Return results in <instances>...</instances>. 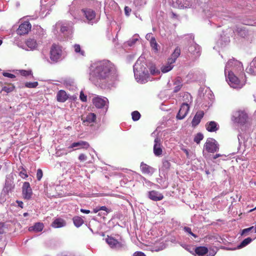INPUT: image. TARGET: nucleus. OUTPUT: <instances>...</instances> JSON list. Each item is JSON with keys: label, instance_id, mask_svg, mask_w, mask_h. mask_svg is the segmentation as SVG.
<instances>
[{"label": "nucleus", "instance_id": "22", "mask_svg": "<svg viewBox=\"0 0 256 256\" xmlns=\"http://www.w3.org/2000/svg\"><path fill=\"white\" fill-rule=\"evenodd\" d=\"M65 221L60 218H56L52 223V226L54 228H60L65 226Z\"/></svg>", "mask_w": 256, "mask_h": 256}, {"label": "nucleus", "instance_id": "12", "mask_svg": "<svg viewBox=\"0 0 256 256\" xmlns=\"http://www.w3.org/2000/svg\"><path fill=\"white\" fill-rule=\"evenodd\" d=\"M82 12L84 14L86 18L90 22L94 20L96 16V14L94 10L90 8H85L82 10Z\"/></svg>", "mask_w": 256, "mask_h": 256}, {"label": "nucleus", "instance_id": "16", "mask_svg": "<svg viewBox=\"0 0 256 256\" xmlns=\"http://www.w3.org/2000/svg\"><path fill=\"white\" fill-rule=\"evenodd\" d=\"M154 152L156 156H160L162 152L160 140L158 138H156L154 140Z\"/></svg>", "mask_w": 256, "mask_h": 256}, {"label": "nucleus", "instance_id": "4", "mask_svg": "<svg viewBox=\"0 0 256 256\" xmlns=\"http://www.w3.org/2000/svg\"><path fill=\"white\" fill-rule=\"evenodd\" d=\"M90 146L89 143L86 141L80 140L72 143L68 148H73L72 150H76L80 149L88 150Z\"/></svg>", "mask_w": 256, "mask_h": 256}, {"label": "nucleus", "instance_id": "37", "mask_svg": "<svg viewBox=\"0 0 256 256\" xmlns=\"http://www.w3.org/2000/svg\"><path fill=\"white\" fill-rule=\"evenodd\" d=\"M184 229L185 232H188L189 234H190L191 236H194V238H197V236L196 234H194L192 232L191 228H190L185 226Z\"/></svg>", "mask_w": 256, "mask_h": 256}, {"label": "nucleus", "instance_id": "54", "mask_svg": "<svg viewBox=\"0 0 256 256\" xmlns=\"http://www.w3.org/2000/svg\"><path fill=\"white\" fill-rule=\"evenodd\" d=\"M4 232L3 226L0 224V234H2Z\"/></svg>", "mask_w": 256, "mask_h": 256}, {"label": "nucleus", "instance_id": "39", "mask_svg": "<svg viewBox=\"0 0 256 256\" xmlns=\"http://www.w3.org/2000/svg\"><path fill=\"white\" fill-rule=\"evenodd\" d=\"M42 176H43V172H42V170L39 168L37 170V172H36V178L38 180H40L42 177Z\"/></svg>", "mask_w": 256, "mask_h": 256}, {"label": "nucleus", "instance_id": "30", "mask_svg": "<svg viewBox=\"0 0 256 256\" xmlns=\"http://www.w3.org/2000/svg\"><path fill=\"white\" fill-rule=\"evenodd\" d=\"M150 44L151 47L154 49L156 51H158V44L156 42V38L154 37H152L150 40Z\"/></svg>", "mask_w": 256, "mask_h": 256}, {"label": "nucleus", "instance_id": "45", "mask_svg": "<svg viewBox=\"0 0 256 256\" xmlns=\"http://www.w3.org/2000/svg\"><path fill=\"white\" fill-rule=\"evenodd\" d=\"M3 76H6V77H8V78H16L15 75H14L13 74H10V73H8V72H4L3 73Z\"/></svg>", "mask_w": 256, "mask_h": 256}, {"label": "nucleus", "instance_id": "46", "mask_svg": "<svg viewBox=\"0 0 256 256\" xmlns=\"http://www.w3.org/2000/svg\"><path fill=\"white\" fill-rule=\"evenodd\" d=\"M131 8H130L128 6H125L124 8V12H125V14L126 15V16H129L130 15V12H131Z\"/></svg>", "mask_w": 256, "mask_h": 256}, {"label": "nucleus", "instance_id": "2", "mask_svg": "<svg viewBox=\"0 0 256 256\" xmlns=\"http://www.w3.org/2000/svg\"><path fill=\"white\" fill-rule=\"evenodd\" d=\"M50 59L54 62H58L62 59V47L59 44H53L50 48Z\"/></svg>", "mask_w": 256, "mask_h": 256}, {"label": "nucleus", "instance_id": "11", "mask_svg": "<svg viewBox=\"0 0 256 256\" xmlns=\"http://www.w3.org/2000/svg\"><path fill=\"white\" fill-rule=\"evenodd\" d=\"M22 196L24 198L29 200L32 195V190L28 182H24L22 186Z\"/></svg>", "mask_w": 256, "mask_h": 256}, {"label": "nucleus", "instance_id": "53", "mask_svg": "<svg viewBox=\"0 0 256 256\" xmlns=\"http://www.w3.org/2000/svg\"><path fill=\"white\" fill-rule=\"evenodd\" d=\"M56 154L58 156H62L63 154L60 153L59 151H57L56 152ZM64 154H66V155L67 154V152L65 153Z\"/></svg>", "mask_w": 256, "mask_h": 256}, {"label": "nucleus", "instance_id": "38", "mask_svg": "<svg viewBox=\"0 0 256 256\" xmlns=\"http://www.w3.org/2000/svg\"><path fill=\"white\" fill-rule=\"evenodd\" d=\"M162 166L166 170H168L170 167V163L168 160H164L162 162Z\"/></svg>", "mask_w": 256, "mask_h": 256}, {"label": "nucleus", "instance_id": "44", "mask_svg": "<svg viewBox=\"0 0 256 256\" xmlns=\"http://www.w3.org/2000/svg\"><path fill=\"white\" fill-rule=\"evenodd\" d=\"M253 228H254V226H251L250 228H245V229L242 230L241 234L242 235H244V234H247L248 232H250Z\"/></svg>", "mask_w": 256, "mask_h": 256}, {"label": "nucleus", "instance_id": "43", "mask_svg": "<svg viewBox=\"0 0 256 256\" xmlns=\"http://www.w3.org/2000/svg\"><path fill=\"white\" fill-rule=\"evenodd\" d=\"M20 176L23 178H25L28 176V175L26 174V170L24 168H23L22 170L20 172Z\"/></svg>", "mask_w": 256, "mask_h": 256}, {"label": "nucleus", "instance_id": "61", "mask_svg": "<svg viewBox=\"0 0 256 256\" xmlns=\"http://www.w3.org/2000/svg\"><path fill=\"white\" fill-rule=\"evenodd\" d=\"M2 40H0V46L2 44Z\"/></svg>", "mask_w": 256, "mask_h": 256}, {"label": "nucleus", "instance_id": "20", "mask_svg": "<svg viewBox=\"0 0 256 256\" xmlns=\"http://www.w3.org/2000/svg\"><path fill=\"white\" fill-rule=\"evenodd\" d=\"M68 98L66 92L64 90H59L56 94L57 100L59 102H64Z\"/></svg>", "mask_w": 256, "mask_h": 256}, {"label": "nucleus", "instance_id": "25", "mask_svg": "<svg viewBox=\"0 0 256 256\" xmlns=\"http://www.w3.org/2000/svg\"><path fill=\"white\" fill-rule=\"evenodd\" d=\"M44 226L42 222H36L33 226L29 228V230L31 231L33 230L36 232H40L42 230Z\"/></svg>", "mask_w": 256, "mask_h": 256}, {"label": "nucleus", "instance_id": "35", "mask_svg": "<svg viewBox=\"0 0 256 256\" xmlns=\"http://www.w3.org/2000/svg\"><path fill=\"white\" fill-rule=\"evenodd\" d=\"M204 138V136L201 133H198L197 134L194 138V142H196V144H198L200 140H202Z\"/></svg>", "mask_w": 256, "mask_h": 256}, {"label": "nucleus", "instance_id": "48", "mask_svg": "<svg viewBox=\"0 0 256 256\" xmlns=\"http://www.w3.org/2000/svg\"><path fill=\"white\" fill-rule=\"evenodd\" d=\"M134 256H146L145 254L141 252H136L134 254Z\"/></svg>", "mask_w": 256, "mask_h": 256}, {"label": "nucleus", "instance_id": "32", "mask_svg": "<svg viewBox=\"0 0 256 256\" xmlns=\"http://www.w3.org/2000/svg\"><path fill=\"white\" fill-rule=\"evenodd\" d=\"M193 0H183L184 4L180 6V7L183 8H189L192 5Z\"/></svg>", "mask_w": 256, "mask_h": 256}, {"label": "nucleus", "instance_id": "33", "mask_svg": "<svg viewBox=\"0 0 256 256\" xmlns=\"http://www.w3.org/2000/svg\"><path fill=\"white\" fill-rule=\"evenodd\" d=\"M38 84L37 82H26L25 83V86L28 88H35L38 86Z\"/></svg>", "mask_w": 256, "mask_h": 256}, {"label": "nucleus", "instance_id": "6", "mask_svg": "<svg viewBox=\"0 0 256 256\" xmlns=\"http://www.w3.org/2000/svg\"><path fill=\"white\" fill-rule=\"evenodd\" d=\"M32 25L29 22H24L21 24L16 32L17 34L20 36L28 34L31 30Z\"/></svg>", "mask_w": 256, "mask_h": 256}, {"label": "nucleus", "instance_id": "34", "mask_svg": "<svg viewBox=\"0 0 256 256\" xmlns=\"http://www.w3.org/2000/svg\"><path fill=\"white\" fill-rule=\"evenodd\" d=\"M132 119L134 121L138 120L140 117V114L138 111H134L132 113Z\"/></svg>", "mask_w": 256, "mask_h": 256}, {"label": "nucleus", "instance_id": "15", "mask_svg": "<svg viewBox=\"0 0 256 256\" xmlns=\"http://www.w3.org/2000/svg\"><path fill=\"white\" fill-rule=\"evenodd\" d=\"M106 242L112 248H120L123 246L120 242L112 236H108L106 239Z\"/></svg>", "mask_w": 256, "mask_h": 256}, {"label": "nucleus", "instance_id": "55", "mask_svg": "<svg viewBox=\"0 0 256 256\" xmlns=\"http://www.w3.org/2000/svg\"><path fill=\"white\" fill-rule=\"evenodd\" d=\"M171 13H172V18H177L178 16L175 13H174L173 12H172Z\"/></svg>", "mask_w": 256, "mask_h": 256}, {"label": "nucleus", "instance_id": "5", "mask_svg": "<svg viewBox=\"0 0 256 256\" xmlns=\"http://www.w3.org/2000/svg\"><path fill=\"white\" fill-rule=\"evenodd\" d=\"M227 80L228 81V84L231 87L234 88L240 87V80L232 72H228Z\"/></svg>", "mask_w": 256, "mask_h": 256}, {"label": "nucleus", "instance_id": "23", "mask_svg": "<svg viewBox=\"0 0 256 256\" xmlns=\"http://www.w3.org/2000/svg\"><path fill=\"white\" fill-rule=\"evenodd\" d=\"M26 44L30 50H34L38 46L36 40L33 38H28L26 41Z\"/></svg>", "mask_w": 256, "mask_h": 256}, {"label": "nucleus", "instance_id": "17", "mask_svg": "<svg viewBox=\"0 0 256 256\" xmlns=\"http://www.w3.org/2000/svg\"><path fill=\"white\" fill-rule=\"evenodd\" d=\"M204 114V113L203 110H200L196 112L192 122V124L193 127L196 126L200 124Z\"/></svg>", "mask_w": 256, "mask_h": 256}, {"label": "nucleus", "instance_id": "59", "mask_svg": "<svg viewBox=\"0 0 256 256\" xmlns=\"http://www.w3.org/2000/svg\"><path fill=\"white\" fill-rule=\"evenodd\" d=\"M150 34H146V38L147 39H148V38H150Z\"/></svg>", "mask_w": 256, "mask_h": 256}, {"label": "nucleus", "instance_id": "51", "mask_svg": "<svg viewBox=\"0 0 256 256\" xmlns=\"http://www.w3.org/2000/svg\"><path fill=\"white\" fill-rule=\"evenodd\" d=\"M5 244H0V252H2L4 248Z\"/></svg>", "mask_w": 256, "mask_h": 256}, {"label": "nucleus", "instance_id": "7", "mask_svg": "<svg viewBox=\"0 0 256 256\" xmlns=\"http://www.w3.org/2000/svg\"><path fill=\"white\" fill-rule=\"evenodd\" d=\"M190 110V106L187 103L184 102L180 106L176 118L178 120H182L187 115Z\"/></svg>", "mask_w": 256, "mask_h": 256}, {"label": "nucleus", "instance_id": "41", "mask_svg": "<svg viewBox=\"0 0 256 256\" xmlns=\"http://www.w3.org/2000/svg\"><path fill=\"white\" fill-rule=\"evenodd\" d=\"M20 74L23 76H28L32 74L31 70H20Z\"/></svg>", "mask_w": 256, "mask_h": 256}, {"label": "nucleus", "instance_id": "13", "mask_svg": "<svg viewBox=\"0 0 256 256\" xmlns=\"http://www.w3.org/2000/svg\"><path fill=\"white\" fill-rule=\"evenodd\" d=\"M134 71L135 75L144 74L148 72L146 68L138 61L136 62L134 66Z\"/></svg>", "mask_w": 256, "mask_h": 256}, {"label": "nucleus", "instance_id": "50", "mask_svg": "<svg viewBox=\"0 0 256 256\" xmlns=\"http://www.w3.org/2000/svg\"><path fill=\"white\" fill-rule=\"evenodd\" d=\"M16 202L20 207L21 208H23V202H22L20 201V200H16Z\"/></svg>", "mask_w": 256, "mask_h": 256}, {"label": "nucleus", "instance_id": "21", "mask_svg": "<svg viewBox=\"0 0 256 256\" xmlns=\"http://www.w3.org/2000/svg\"><path fill=\"white\" fill-rule=\"evenodd\" d=\"M140 169L143 174H151L154 172V168L144 164V162L140 164Z\"/></svg>", "mask_w": 256, "mask_h": 256}, {"label": "nucleus", "instance_id": "40", "mask_svg": "<svg viewBox=\"0 0 256 256\" xmlns=\"http://www.w3.org/2000/svg\"><path fill=\"white\" fill-rule=\"evenodd\" d=\"M80 98L82 102L87 101V96L85 95L82 91H81L80 94Z\"/></svg>", "mask_w": 256, "mask_h": 256}, {"label": "nucleus", "instance_id": "49", "mask_svg": "<svg viewBox=\"0 0 256 256\" xmlns=\"http://www.w3.org/2000/svg\"><path fill=\"white\" fill-rule=\"evenodd\" d=\"M80 210V212H82L84 213V214H88L90 213V210H84V209L81 208Z\"/></svg>", "mask_w": 256, "mask_h": 256}, {"label": "nucleus", "instance_id": "28", "mask_svg": "<svg viewBox=\"0 0 256 256\" xmlns=\"http://www.w3.org/2000/svg\"><path fill=\"white\" fill-rule=\"evenodd\" d=\"M15 86L12 84H10L7 86L2 87V90L4 91L7 93H9L12 92Z\"/></svg>", "mask_w": 256, "mask_h": 256}, {"label": "nucleus", "instance_id": "62", "mask_svg": "<svg viewBox=\"0 0 256 256\" xmlns=\"http://www.w3.org/2000/svg\"><path fill=\"white\" fill-rule=\"evenodd\" d=\"M246 24V25H250V24Z\"/></svg>", "mask_w": 256, "mask_h": 256}, {"label": "nucleus", "instance_id": "36", "mask_svg": "<svg viewBox=\"0 0 256 256\" xmlns=\"http://www.w3.org/2000/svg\"><path fill=\"white\" fill-rule=\"evenodd\" d=\"M74 48L76 52H80L82 56H84V51L81 50L80 45L77 44H75L74 46Z\"/></svg>", "mask_w": 256, "mask_h": 256}, {"label": "nucleus", "instance_id": "56", "mask_svg": "<svg viewBox=\"0 0 256 256\" xmlns=\"http://www.w3.org/2000/svg\"><path fill=\"white\" fill-rule=\"evenodd\" d=\"M98 211H100L99 208H96L93 210L94 213H97Z\"/></svg>", "mask_w": 256, "mask_h": 256}, {"label": "nucleus", "instance_id": "31", "mask_svg": "<svg viewBox=\"0 0 256 256\" xmlns=\"http://www.w3.org/2000/svg\"><path fill=\"white\" fill-rule=\"evenodd\" d=\"M172 64H170L168 62V64L166 66H164L162 68V72L165 73L170 70L173 68Z\"/></svg>", "mask_w": 256, "mask_h": 256}, {"label": "nucleus", "instance_id": "9", "mask_svg": "<svg viewBox=\"0 0 256 256\" xmlns=\"http://www.w3.org/2000/svg\"><path fill=\"white\" fill-rule=\"evenodd\" d=\"M96 119V116L94 113L90 112L86 116H82L81 120L82 121L83 124L88 126V124L94 122Z\"/></svg>", "mask_w": 256, "mask_h": 256}, {"label": "nucleus", "instance_id": "24", "mask_svg": "<svg viewBox=\"0 0 256 256\" xmlns=\"http://www.w3.org/2000/svg\"><path fill=\"white\" fill-rule=\"evenodd\" d=\"M196 254L198 256H204L208 252V249L205 246H198L195 248Z\"/></svg>", "mask_w": 256, "mask_h": 256}, {"label": "nucleus", "instance_id": "29", "mask_svg": "<svg viewBox=\"0 0 256 256\" xmlns=\"http://www.w3.org/2000/svg\"><path fill=\"white\" fill-rule=\"evenodd\" d=\"M174 84H176V86L174 88V92L176 93L180 90L182 86V84L180 80L178 78H177L174 82Z\"/></svg>", "mask_w": 256, "mask_h": 256}, {"label": "nucleus", "instance_id": "57", "mask_svg": "<svg viewBox=\"0 0 256 256\" xmlns=\"http://www.w3.org/2000/svg\"><path fill=\"white\" fill-rule=\"evenodd\" d=\"M183 150L186 153L187 157H188V155H189V152H188V150L186 149H184Z\"/></svg>", "mask_w": 256, "mask_h": 256}, {"label": "nucleus", "instance_id": "60", "mask_svg": "<svg viewBox=\"0 0 256 256\" xmlns=\"http://www.w3.org/2000/svg\"><path fill=\"white\" fill-rule=\"evenodd\" d=\"M24 216H28V213H27V212H25V213H24Z\"/></svg>", "mask_w": 256, "mask_h": 256}, {"label": "nucleus", "instance_id": "1", "mask_svg": "<svg viewBox=\"0 0 256 256\" xmlns=\"http://www.w3.org/2000/svg\"><path fill=\"white\" fill-rule=\"evenodd\" d=\"M114 70V66L110 62H100L96 64V68L90 73V78L97 81L106 80Z\"/></svg>", "mask_w": 256, "mask_h": 256}, {"label": "nucleus", "instance_id": "18", "mask_svg": "<svg viewBox=\"0 0 256 256\" xmlns=\"http://www.w3.org/2000/svg\"><path fill=\"white\" fill-rule=\"evenodd\" d=\"M206 128L208 132H215L218 130L219 126L216 122L210 121L206 124Z\"/></svg>", "mask_w": 256, "mask_h": 256}, {"label": "nucleus", "instance_id": "19", "mask_svg": "<svg viewBox=\"0 0 256 256\" xmlns=\"http://www.w3.org/2000/svg\"><path fill=\"white\" fill-rule=\"evenodd\" d=\"M180 54V48L178 46H177L171 54L170 58H168V62L170 64H174Z\"/></svg>", "mask_w": 256, "mask_h": 256}, {"label": "nucleus", "instance_id": "47", "mask_svg": "<svg viewBox=\"0 0 256 256\" xmlns=\"http://www.w3.org/2000/svg\"><path fill=\"white\" fill-rule=\"evenodd\" d=\"M100 210H104L106 211L107 213H108L110 212V210H108L106 206H102L100 207H99Z\"/></svg>", "mask_w": 256, "mask_h": 256}, {"label": "nucleus", "instance_id": "26", "mask_svg": "<svg viewBox=\"0 0 256 256\" xmlns=\"http://www.w3.org/2000/svg\"><path fill=\"white\" fill-rule=\"evenodd\" d=\"M72 220L74 226L76 227H80L84 223V220L78 216L74 217Z\"/></svg>", "mask_w": 256, "mask_h": 256}, {"label": "nucleus", "instance_id": "10", "mask_svg": "<svg viewBox=\"0 0 256 256\" xmlns=\"http://www.w3.org/2000/svg\"><path fill=\"white\" fill-rule=\"evenodd\" d=\"M108 102V100L106 98H102L98 96L92 98L93 104L98 108H103Z\"/></svg>", "mask_w": 256, "mask_h": 256}, {"label": "nucleus", "instance_id": "14", "mask_svg": "<svg viewBox=\"0 0 256 256\" xmlns=\"http://www.w3.org/2000/svg\"><path fill=\"white\" fill-rule=\"evenodd\" d=\"M148 196L150 200L156 202L161 200L164 198V196L162 193L154 190L150 191Z\"/></svg>", "mask_w": 256, "mask_h": 256}, {"label": "nucleus", "instance_id": "27", "mask_svg": "<svg viewBox=\"0 0 256 256\" xmlns=\"http://www.w3.org/2000/svg\"><path fill=\"white\" fill-rule=\"evenodd\" d=\"M252 241V239L250 238H245L244 240H243L242 242L238 246V248L240 249L241 248H242L248 244L250 243Z\"/></svg>", "mask_w": 256, "mask_h": 256}, {"label": "nucleus", "instance_id": "3", "mask_svg": "<svg viewBox=\"0 0 256 256\" xmlns=\"http://www.w3.org/2000/svg\"><path fill=\"white\" fill-rule=\"evenodd\" d=\"M204 148L208 152L214 153L216 152L218 148L216 144V140L213 138H208L204 144Z\"/></svg>", "mask_w": 256, "mask_h": 256}, {"label": "nucleus", "instance_id": "8", "mask_svg": "<svg viewBox=\"0 0 256 256\" xmlns=\"http://www.w3.org/2000/svg\"><path fill=\"white\" fill-rule=\"evenodd\" d=\"M234 116V118L235 121L236 122L241 124H245L248 119L247 114L242 111L236 112Z\"/></svg>", "mask_w": 256, "mask_h": 256}, {"label": "nucleus", "instance_id": "52", "mask_svg": "<svg viewBox=\"0 0 256 256\" xmlns=\"http://www.w3.org/2000/svg\"><path fill=\"white\" fill-rule=\"evenodd\" d=\"M216 254V252L214 250H212V252H210L209 255L208 256H214Z\"/></svg>", "mask_w": 256, "mask_h": 256}, {"label": "nucleus", "instance_id": "42", "mask_svg": "<svg viewBox=\"0 0 256 256\" xmlns=\"http://www.w3.org/2000/svg\"><path fill=\"white\" fill-rule=\"evenodd\" d=\"M78 158L80 162H84L86 160L87 156L84 154H80L79 155Z\"/></svg>", "mask_w": 256, "mask_h": 256}, {"label": "nucleus", "instance_id": "58", "mask_svg": "<svg viewBox=\"0 0 256 256\" xmlns=\"http://www.w3.org/2000/svg\"><path fill=\"white\" fill-rule=\"evenodd\" d=\"M218 156H220V155L219 154H216L214 156V158L216 159V158H218Z\"/></svg>", "mask_w": 256, "mask_h": 256}]
</instances>
